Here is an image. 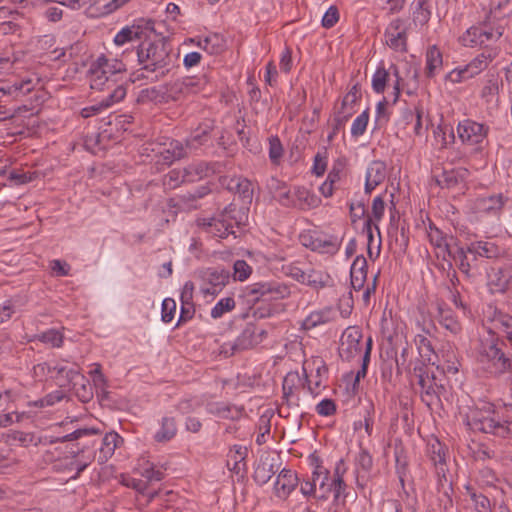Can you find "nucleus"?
<instances>
[{"label":"nucleus","mask_w":512,"mask_h":512,"mask_svg":"<svg viewBox=\"0 0 512 512\" xmlns=\"http://www.w3.org/2000/svg\"><path fill=\"white\" fill-rule=\"evenodd\" d=\"M258 344L256 336V327L254 325H247L242 333L236 338L232 345V354L238 351L251 349Z\"/></svg>","instance_id":"nucleus-32"},{"label":"nucleus","mask_w":512,"mask_h":512,"mask_svg":"<svg viewBox=\"0 0 512 512\" xmlns=\"http://www.w3.org/2000/svg\"><path fill=\"white\" fill-rule=\"evenodd\" d=\"M443 58L442 53L436 46H432L426 53V68L425 73L428 78L435 76V72L442 66Z\"/></svg>","instance_id":"nucleus-38"},{"label":"nucleus","mask_w":512,"mask_h":512,"mask_svg":"<svg viewBox=\"0 0 512 512\" xmlns=\"http://www.w3.org/2000/svg\"><path fill=\"white\" fill-rule=\"evenodd\" d=\"M209 413L221 419L237 420L242 416L243 408L216 403L209 406Z\"/></svg>","instance_id":"nucleus-37"},{"label":"nucleus","mask_w":512,"mask_h":512,"mask_svg":"<svg viewBox=\"0 0 512 512\" xmlns=\"http://www.w3.org/2000/svg\"><path fill=\"white\" fill-rule=\"evenodd\" d=\"M386 44L395 51H407V26L404 20L397 18L390 22L385 31Z\"/></svg>","instance_id":"nucleus-14"},{"label":"nucleus","mask_w":512,"mask_h":512,"mask_svg":"<svg viewBox=\"0 0 512 512\" xmlns=\"http://www.w3.org/2000/svg\"><path fill=\"white\" fill-rule=\"evenodd\" d=\"M140 68L134 72V81L146 79L158 81L173 67L172 48L164 37L154 41H143L137 48Z\"/></svg>","instance_id":"nucleus-1"},{"label":"nucleus","mask_w":512,"mask_h":512,"mask_svg":"<svg viewBox=\"0 0 512 512\" xmlns=\"http://www.w3.org/2000/svg\"><path fill=\"white\" fill-rule=\"evenodd\" d=\"M99 431L94 428H83V429H77L72 433H69L63 437H51L50 443H58V442H66V441H74L78 440L84 436H91L98 434Z\"/></svg>","instance_id":"nucleus-57"},{"label":"nucleus","mask_w":512,"mask_h":512,"mask_svg":"<svg viewBox=\"0 0 512 512\" xmlns=\"http://www.w3.org/2000/svg\"><path fill=\"white\" fill-rule=\"evenodd\" d=\"M126 96V88L124 85H119L113 88V91L101 100L99 104L85 107L81 110V116L88 118L98 114L102 109L108 108L115 103L120 102Z\"/></svg>","instance_id":"nucleus-20"},{"label":"nucleus","mask_w":512,"mask_h":512,"mask_svg":"<svg viewBox=\"0 0 512 512\" xmlns=\"http://www.w3.org/2000/svg\"><path fill=\"white\" fill-rule=\"evenodd\" d=\"M414 342L417 346L420 356L424 359V361L431 362V356L434 354L431 341L426 336L418 334L415 336Z\"/></svg>","instance_id":"nucleus-54"},{"label":"nucleus","mask_w":512,"mask_h":512,"mask_svg":"<svg viewBox=\"0 0 512 512\" xmlns=\"http://www.w3.org/2000/svg\"><path fill=\"white\" fill-rule=\"evenodd\" d=\"M473 458L476 461L485 462L487 460H498L499 456L495 449L486 443H479L472 451Z\"/></svg>","instance_id":"nucleus-51"},{"label":"nucleus","mask_w":512,"mask_h":512,"mask_svg":"<svg viewBox=\"0 0 512 512\" xmlns=\"http://www.w3.org/2000/svg\"><path fill=\"white\" fill-rule=\"evenodd\" d=\"M49 373L52 374L56 379L61 381V386H66L73 383L74 386L78 384V379L85 382L86 379L80 374L79 367L77 365L69 366L67 362H57L53 366H48Z\"/></svg>","instance_id":"nucleus-18"},{"label":"nucleus","mask_w":512,"mask_h":512,"mask_svg":"<svg viewBox=\"0 0 512 512\" xmlns=\"http://www.w3.org/2000/svg\"><path fill=\"white\" fill-rule=\"evenodd\" d=\"M221 184L230 192L238 195L244 204H251L254 188L250 180L242 176L224 177Z\"/></svg>","instance_id":"nucleus-16"},{"label":"nucleus","mask_w":512,"mask_h":512,"mask_svg":"<svg viewBox=\"0 0 512 512\" xmlns=\"http://www.w3.org/2000/svg\"><path fill=\"white\" fill-rule=\"evenodd\" d=\"M330 282V276L320 270L310 269L306 271L305 281L302 284H306L312 288L319 289L328 285Z\"/></svg>","instance_id":"nucleus-45"},{"label":"nucleus","mask_w":512,"mask_h":512,"mask_svg":"<svg viewBox=\"0 0 512 512\" xmlns=\"http://www.w3.org/2000/svg\"><path fill=\"white\" fill-rule=\"evenodd\" d=\"M276 471L272 459H269V457L260 458L252 477L257 484L264 485L271 479Z\"/></svg>","instance_id":"nucleus-34"},{"label":"nucleus","mask_w":512,"mask_h":512,"mask_svg":"<svg viewBox=\"0 0 512 512\" xmlns=\"http://www.w3.org/2000/svg\"><path fill=\"white\" fill-rule=\"evenodd\" d=\"M288 285L278 281H267L254 283L249 295H255V300H281L290 296Z\"/></svg>","instance_id":"nucleus-11"},{"label":"nucleus","mask_w":512,"mask_h":512,"mask_svg":"<svg viewBox=\"0 0 512 512\" xmlns=\"http://www.w3.org/2000/svg\"><path fill=\"white\" fill-rule=\"evenodd\" d=\"M458 137L462 143L471 148L472 152H481L486 143L488 127L482 123L466 119L457 126Z\"/></svg>","instance_id":"nucleus-7"},{"label":"nucleus","mask_w":512,"mask_h":512,"mask_svg":"<svg viewBox=\"0 0 512 512\" xmlns=\"http://www.w3.org/2000/svg\"><path fill=\"white\" fill-rule=\"evenodd\" d=\"M35 84L31 78L17 80L13 83L0 81V92L15 99L25 96L34 90Z\"/></svg>","instance_id":"nucleus-24"},{"label":"nucleus","mask_w":512,"mask_h":512,"mask_svg":"<svg viewBox=\"0 0 512 512\" xmlns=\"http://www.w3.org/2000/svg\"><path fill=\"white\" fill-rule=\"evenodd\" d=\"M220 164L217 162H194L185 167L188 182H195L214 175L219 171Z\"/></svg>","instance_id":"nucleus-23"},{"label":"nucleus","mask_w":512,"mask_h":512,"mask_svg":"<svg viewBox=\"0 0 512 512\" xmlns=\"http://www.w3.org/2000/svg\"><path fill=\"white\" fill-rule=\"evenodd\" d=\"M198 82L193 78L177 79L164 85L166 101H177L198 92Z\"/></svg>","instance_id":"nucleus-17"},{"label":"nucleus","mask_w":512,"mask_h":512,"mask_svg":"<svg viewBox=\"0 0 512 512\" xmlns=\"http://www.w3.org/2000/svg\"><path fill=\"white\" fill-rule=\"evenodd\" d=\"M199 46L209 54H219L225 49V40L220 34L213 33L201 40Z\"/></svg>","instance_id":"nucleus-40"},{"label":"nucleus","mask_w":512,"mask_h":512,"mask_svg":"<svg viewBox=\"0 0 512 512\" xmlns=\"http://www.w3.org/2000/svg\"><path fill=\"white\" fill-rule=\"evenodd\" d=\"M361 98V89L358 84H355L351 87V89L347 92V94L343 97L341 107L339 111H354V105Z\"/></svg>","instance_id":"nucleus-55"},{"label":"nucleus","mask_w":512,"mask_h":512,"mask_svg":"<svg viewBox=\"0 0 512 512\" xmlns=\"http://www.w3.org/2000/svg\"><path fill=\"white\" fill-rule=\"evenodd\" d=\"M212 129V122L203 123L199 125V127L186 140L187 147L196 148L197 145H202L203 143H205Z\"/></svg>","instance_id":"nucleus-42"},{"label":"nucleus","mask_w":512,"mask_h":512,"mask_svg":"<svg viewBox=\"0 0 512 512\" xmlns=\"http://www.w3.org/2000/svg\"><path fill=\"white\" fill-rule=\"evenodd\" d=\"M428 453L430 456V460L433 462L435 466L439 486L443 488L447 483L450 485V482L447 480L446 477L448 469L446 464L447 450L445 446L439 440L436 439L429 444Z\"/></svg>","instance_id":"nucleus-15"},{"label":"nucleus","mask_w":512,"mask_h":512,"mask_svg":"<svg viewBox=\"0 0 512 512\" xmlns=\"http://www.w3.org/2000/svg\"><path fill=\"white\" fill-rule=\"evenodd\" d=\"M235 308V300L232 297L220 299L211 310V317L218 319L226 312L232 311Z\"/></svg>","instance_id":"nucleus-58"},{"label":"nucleus","mask_w":512,"mask_h":512,"mask_svg":"<svg viewBox=\"0 0 512 512\" xmlns=\"http://www.w3.org/2000/svg\"><path fill=\"white\" fill-rule=\"evenodd\" d=\"M435 138L440 143L441 148L447 147L454 141V134L452 128L447 126H438L434 131Z\"/></svg>","instance_id":"nucleus-64"},{"label":"nucleus","mask_w":512,"mask_h":512,"mask_svg":"<svg viewBox=\"0 0 512 512\" xmlns=\"http://www.w3.org/2000/svg\"><path fill=\"white\" fill-rule=\"evenodd\" d=\"M297 474L289 469H282L274 484V493L278 498L286 499L298 485Z\"/></svg>","instance_id":"nucleus-21"},{"label":"nucleus","mask_w":512,"mask_h":512,"mask_svg":"<svg viewBox=\"0 0 512 512\" xmlns=\"http://www.w3.org/2000/svg\"><path fill=\"white\" fill-rule=\"evenodd\" d=\"M335 468L334 476L330 481L329 487H327L326 491L333 492L334 502L339 503L340 501L344 502L346 498V488L347 485L343 480L342 474L340 471V464Z\"/></svg>","instance_id":"nucleus-36"},{"label":"nucleus","mask_w":512,"mask_h":512,"mask_svg":"<svg viewBox=\"0 0 512 512\" xmlns=\"http://www.w3.org/2000/svg\"><path fill=\"white\" fill-rule=\"evenodd\" d=\"M494 323L502 331L505 338L512 343V316L503 312L495 314Z\"/></svg>","instance_id":"nucleus-49"},{"label":"nucleus","mask_w":512,"mask_h":512,"mask_svg":"<svg viewBox=\"0 0 512 512\" xmlns=\"http://www.w3.org/2000/svg\"><path fill=\"white\" fill-rule=\"evenodd\" d=\"M355 111H336L334 113L333 119L330 123L331 131L327 136V141L330 143L334 139V137L337 135L339 130H341L346 122L349 120V118L353 115Z\"/></svg>","instance_id":"nucleus-44"},{"label":"nucleus","mask_w":512,"mask_h":512,"mask_svg":"<svg viewBox=\"0 0 512 512\" xmlns=\"http://www.w3.org/2000/svg\"><path fill=\"white\" fill-rule=\"evenodd\" d=\"M122 441V438L116 432L107 433L103 437L101 447L99 448V454L97 457L98 463L104 464L107 462L114 454L119 443Z\"/></svg>","instance_id":"nucleus-30"},{"label":"nucleus","mask_w":512,"mask_h":512,"mask_svg":"<svg viewBox=\"0 0 512 512\" xmlns=\"http://www.w3.org/2000/svg\"><path fill=\"white\" fill-rule=\"evenodd\" d=\"M436 182L440 187L450 189L459 184L460 177L455 170H444L440 175L436 176Z\"/></svg>","instance_id":"nucleus-56"},{"label":"nucleus","mask_w":512,"mask_h":512,"mask_svg":"<svg viewBox=\"0 0 512 512\" xmlns=\"http://www.w3.org/2000/svg\"><path fill=\"white\" fill-rule=\"evenodd\" d=\"M230 273L225 269L208 268L202 273L203 284L201 292L206 295L216 296L228 284Z\"/></svg>","instance_id":"nucleus-12"},{"label":"nucleus","mask_w":512,"mask_h":512,"mask_svg":"<svg viewBox=\"0 0 512 512\" xmlns=\"http://www.w3.org/2000/svg\"><path fill=\"white\" fill-rule=\"evenodd\" d=\"M335 313L332 308H324L319 311L311 312L303 321L302 327L306 330L313 329L319 325H323L333 321Z\"/></svg>","instance_id":"nucleus-33"},{"label":"nucleus","mask_w":512,"mask_h":512,"mask_svg":"<svg viewBox=\"0 0 512 512\" xmlns=\"http://www.w3.org/2000/svg\"><path fill=\"white\" fill-rule=\"evenodd\" d=\"M506 347L505 341L489 330L475 347L476 362L485 373L493 377L512 373V354L505 351Z\"/></svg>","instance_id":"nucleus-2"},{"label":"nucleus","mask_w":512,"mask_h":512,"mask_svg":"<svg viewBox=\"0 0 512 512\" xmlns=\"http://www.w3.org/2000/svg\"><path fill=\"white\" fill-rule=\"evenodd\" d=\"M188 182V178L186 177L185 168L183 170L173 169L169 171L163 179V185L168 189H175L179 187L182 183Z\"/></svg>","instance_id":"nucleus-52"},{"label":"nucleus","mask_w":512,"mask_h":512,"mask_svg":"<svg viewBox=\"0 0 512 512\" xmlns=\"http://www.w3.org/2000/svg\"><path fill=\"white\" fill-rule=\"evenodd\" d=\"M313 473V478L315 482V486H319V491L321 494L318 496L320 499H326L328 491H326L327 487L331 481L329 471L320 464H317Z\"/></svg>","instance_id":"nucleus-39"},{"label":"nucleus","mask_w":512,"mask_h":512,"mask_svg":"<svg viewBox=\"0 0 512 512\" xmlns=\"http://www.w3.org/2000/svg\"><path fill=\"white\" fill-rule=\"evenodd\" d=\"M362 332L356 327L347 328L341 337L339 355L343 360L350 361L362 351Z\"/></svg>","instance_id":"nucleus-13"},{"label":"nucleus","mask_w":512,"mask_h":512,"mask_svg":"<svg viewBox=\"0 0 512 512\" xmlns=\"http://www.w3.org/2000/svg\"><path fill=\"white\" fill-rule=\"evenodd\" d=\"M38 340L51 345L52 347H61L63 344V335L55 329L42 332L37 336Z\"/></svg>","instance_id":"nucleus-61"},{"label":"nucleus","mask_w":512,"mask_h":512,"mask_svg":"<svg viewBox=\"0 0 512 512\" xmlns=\"http://www.w3.org/2000/svg\"><path fill=\"white\" fill-rule=\"evenodd\" d=\"M428 238L433 246L441 248L445 252H448V250H450V245L447 241V236L433 223L429 224Z\"/></svg>","instance_id":"nucleus-47"},{"label":"nucleus","mask_w":512,"mask_h":512,"mask_svg":"<svg viewBox=\"0 0 512 512\" xmlns=\"http://www.w3.org/2000/svg\"><path fill=\"white\" fill-rule=\"evenodd\" d=\"M319 203L320 199L316 197L314 194L310 193V191H308L306 188H295L293 207L306 210L317 207Z\"/></svg>","instance_id":"nucleus-35"},{"label":"nucleus","mask_w":512,"mask_h":512,"mask_svg":"<svg viewBox=\"0 0 512 512\" xmlns=\"http://www.w3.org/2000/svg\"><path fill=\"white\" fill-rule=\"evenodd\" d=\"M327 159H328V151L327 148L324 147L322 150L318 151L314 156V162L312 166V173L317 177L323 176L327 169Z\"/></svg>","instance_id":"nucleus-59"},{"label":"nucleus","mask_w":512,"mask_h":512,"mask_svg":"<svg viewBox=\"0 0 512 512\" xmlns=\"http://www.w3.org/2000/svg\"><path fill=\"white\" fill-rule=\"evenodd\" d=\"M390 74V68L387 70L383 66L378 67L372 77V88L376 93H383L385 91Z\"/></svg>","instance_id":"nucleus-53"},{"label":"nucleus","mask_w":512,"mask_h":512,"mask_svg":"<svg viewBox=\"0 0 512 512\" xmlns=\"http://www.w3.org/2000/svg\"><path fill=\"white\" fill-rule=\"evenodd\" d=\"M138 102H155V103H167L165 96L164 85L159 87L146 88L140 91Z\"/></svg>","instance_id":"nucleus-43"},{"label":"nucleus","mask_w":512,"mask_h":512,"mask_svg":"<svg viewBox=\"0 0 512 512\" xmlns=\"http://www.w3.org/2000/svg\"><path fill=\"white\" fill-rule=\"evenodd\" d=\"M497 56V51L495 49H486L479 55H477L471 62H469L465 68L466 72H468V76L471 78L478 75L480 72L485 70L492 60Z\"/></svg>","instance_id":"nucleus-28"},{"label":"nucleus","mask_w":512,"mask_h":512,"mask_svg":"<svg viewBox=\"0 0 512 512\" xmlns=\"http://www.w3.org/2000/svg\"><path fill=\"white\" fill-rule=\"evenodd\" d=\"M437 318L440 325L450 333L457 335L461 332V323L455 317L454 312L450 308L445 307L442 303H438Z\"/></svg>","instance_id":"nucleus-31"},{"label":"nucleus","mask_w":512,"mask_h":512,"mask_svg":"<svg viewBox=\"0 0 512 512\" xmlns=\"http://www.w3.org/2000/svg\"><path fill=\"white\" fill-rule=\"evenodd\" d=\"M369 121V110L363 111L352 123L351 135L355 138L362 136L366 131Z\"/></svg>","instance_id":"nucleus-62"},{"label":"nucleus","mask_w":512,"mask_h":512,"mask_svg":"<svg viewBox=\"0 0 512 512\" xmlns=\"http://www.w3.org/2000/svg\"><path fill=\"white\" fill-rule=\"evenodd\" d=\"M283 151V146L278 136L269 137V158L273 164H279Z\"/></svg>","instance_id":"nucleus-63"},{"label":"nucleus","mask_w":512,"mask_h":512,"mask_svg":"<svg viewBox=\"0 0 512 512\" xmlns=\"http://www.w3.org/2000/svg\"><path fill=\"white\" fill-rule=\"evenodd\" d=\"M507 200L501 193L478 197L473 202V209L477 213H497L502 210Z\"/></svg>","instance_id":"nucleus-22"},{"label":"nucleus","mask_w":512,"mask_h":512,"mask_svg":"<svg viewBox=\"0 0 512 512\" xmlns=\"http://www.w3.org/2000/svg\"><path fill=\"white\" fill-rule=\"evenodd\" d=\"M373 466V459L366 449H361L356 457L357 477L365 478L370 473Z\"/></svg>","instance_id":"nucleus-46"},{"label":"nucleus","mask_w":512,"mask_h":512,"mask_svg":"<svg viewBox=\"0 0 512 512\" xmlns=\"http://www.w3.org/2000/svg\"><path fill=\"white\" fill-rule=\"evenodd\" d=\"M123 71L125 65L122 61L109 59L104 55L99 56L91 63L87 74L91 89L112 92L114 87L120 85L117 84V77Z\"/></svg>","instance_id":"nucleus-3"},{"label":"nucleus","mask_w":512,"mask_h":512,"mask_svg":"<svg viewBox=\"0 0 512 512\" xmlns=\"http://www.w3.org/2000/svg\"><path fill=\"white\" fill-rule=\"evenodd\" d=\"M386 178V165L382 161H373L366 171L365 192L370 194Z\"/></svg>","instance_id":"nucleus-26"},{"label":"nucleus","mask_w":512,"mask_h":512,"mask_svg":"<svg viewBox=\"0 0 512 512\" xmlns=\"http://www.w3.org/2000/svg\"><path fill=\"white\" fill-rule=\"evenodd\" d=\"M275 182V199L283 206L290 207L293 206L294 202V192L291 193L290 190L287 189L286 184L280 182L278 180H273Z\"/></svg>","instance_id":"nucleus-50"},{"label":"nucleus","mask_w":512,"mask_h":512,"mask_svg":"<svg viewBox=\"0 0 512 512\" xmlns=\"http://www.w3.org/2000/svg\"><path fill=\"white\" fill-rule=\"evenodd\" d=\"M503 34V28H492L488 25L470 27L461 37L463 45L469 47L484 46L488 48Z\"/></svg>","instance_id":"nucleus-9"},{"label":"nucleus","mask_w":512,"mask_h":512,"mask_svg":"<svg viewBox=\"0 0 512 512\" xmlns=\"http://www.w3.org/2000/svg\"><path fill=\"white\" fill-rule=\"evenodd\" d=\"M467 251L474 256V259L477 257H484L487 259H497L502 254V249L490 241H474L471 242Z\"/></svg>","instance_id":"nucleus-25"},{"label":"nucleus","mask_w":512,"mask_h":512,"mask_svg":"<svg viewBox=\"0 0 512 512\" xmlns=\"http://www.w3.org/2000/svg\"><path fill=\"white\" fill-rule=\"evenodd\" d=\"M351 286L358 291L364 287L367 277V260L364 256H357L350 269Z\"/></svg>","instance_id":"nucleus-29"},{"label":"nucleus","mask_w":512,"mask_h":512,"mask_svg":"<svg viewBox=\"0 0 512 512\" xmlns=\"http://www.w3.org/2000/svg\"><path fill=\"white\" fill-rule=\"evenodd\" d=\"M512 281V260L500 259L488 272V286L493 293H505Z\"/></svg>","instance_id":"nucleus-10"},{"label":"nucleus","mask_w":512,"mask_h":512,"mask_svg":"<svg viewBox=\"0 0 512 512\" xmlns=\"http://www.w3.org/2000/svg\"><path fill=\"white\" fill-rule=\"evenodd\" d=\"M243 216L236 205L230 204L217 216L198 219L197 224L213 237L226 238L230 234H235L233 228L242 223Z\"/></svg>","instance_id":"nucleus-5"},{"label":"nucleus","mask_w":512,"mask_h":512,"mask_svg":"<svg viewBox=\"0 0 512 512\" xmlns=\"http://www.w3.org/2000/svg\"><path fill=\"white\" fill-rule=\"evenodd\" d=\"M466 425L473 431L492 434L498 436V428L501 427L497 412L494 405L489 402H480L465 415Z\"/></svg>","instance_id":"nucleus-6"},{"label":"nucleus","mask_w":512,"mask_h":512,"mask_svg":"<svg viewBox=\"0 0 512 512\" xmlns=\"http://www.w3.org/2000/svg\"><path fill=\"white\" fill-rule=\"evenodd\" d=\"M413 373L418 379L422 402L429 408L440 404L441 398L447 392L444 384L446 380L445 376L442 374L438 376L434 373H429L428 367L424 361H418L415 364Z\"/></svg>","instance_id":"nucleus-4"},{"label":"nucleus","mask_w":512,"mask_h":512,"mask_svg":"<svg viewBox=\"0 0 512 512\" xmlns=\"http://www.w3.org/2000/svg\"><path fill=\"white\" fill-rule=\"evenodd\" d=\"M467 492L475 505L477 512H492L490 500L483 494H477L472 488L466 487Z\"/></svg>","instance_id":"nucleus-60"},{"label":"nucleus","mask_w":512,"mask_h":512,"mask_svg":"<svg viewBox=\"0 0 512 512\" xmlns=\"http://www.w3.org/2000/svg\"><path fill=\"white\" fill-rule=\"evenodd\" d=\"M447 253L457 262L459 270L470 277L471 264L468 261L467 253L469 252L467 249L465 250L463 247H458L455 251H452L451 249L448 250Z\"/></svg>","instance_id":"nucleus-48"},{"label":"nucleus","mask_w":512,"mask_h":512,"mask_svg":"<svg viewBox=\"0 0 512 512\" xmlns=\"http://www.w3.org/2000/svg\"><path fill=\"white\" fill-rule=\"evenodd\" d=\"M156 33L155 21L149 18L135 19L131 25L123 27L114 37V43L122 46L126 43L142 40L146 41Z\"/></svg>","instance_id":"nucleus-8"},{"label":"nucleus","mask_w":512,"mask_h":512,"mask_svg":"<svg viewBox=\"0 0 512 512\" xmlns=\"http://www.w3.org/2000/svg\"><path fill=\"white\" fill-rule=\"evenodd\" d=\"M395 460H396V473L399 478V482L401 485V488L403 490L404 495L406 496V499L402 497L403 501H406V505L409 509H411L413 512H416L415 498L410 499L409 493L405 490V478L408 473V461L407 457L404 455L402 451L396 452L395 454Z\"/></svg>","instance_id":"nucleus-27"},{"label":"nucleus","mask_w":512,"mask_h":512,"mask_svg":"<svg viewBox=\"0 0 512 512\" xmlns=\"http://www.w3.org/2000/svg\"><path fill=\"white\" fill-rule=\"evenodd\" d=\"M177 432L176 422L173 417H163L161 421V428L155 434L154 439L157 442H167L171 440Z\"/></svg>","instance_id":"nucleus-41"},{"label":"nucleus","mask_w":512,"mask_h":512,"mask_svg":"<svg viewBox=\"0 0 512 512\" xmlns=\"http://www.w3.org/2000/svg\"><path fill=\"white\" fill-rule=\"evenodd\" d=\"M303 245L319 253L335 254L341 247L342 239L337 236L329 237H307L303 236Z\"/></svg>","instance_id":"nucleus-19"}]
</instances>
